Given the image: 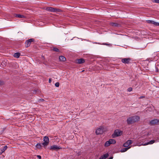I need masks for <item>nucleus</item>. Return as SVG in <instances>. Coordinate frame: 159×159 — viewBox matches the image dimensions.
<instances>
[{
  "mask_svg": "<svg viewBox=\"0 0 159 159\" xmlns=\"http://www.w3.org/2000/svg\"><path fill=\"white\" fill-rule=\"evenodd\" d=\"M110 25L111 26L115 27H119L120 25L119 24H118L117 23L113 22L110 23Z\"/></svg>",
  "mask_w": 159,
  "mask_h": 159,
  "instance_id": "12",
  "label": "nucleus"
},
{
  "mask_svg": "<svg viewBox=\"0 0 159 159\" xmlns=\"http://www.w3.org/2000/svg\"><path fill=\"white\" fill-rule=\"evenodd\" d=\"M108 153H107L102 156L99 159H106L108 157Z\"/></svg>",
  "mask_w": 159,
  "mask_h": 159,
  "instance_id": "11",
  "label": "nucleus"
},
{
  "mask_svg": "<svg viewBox=\"0 0 159 159\" xmlns=\"http://www.w3.org/2000/svg\"><path fill=\"white\" fill-rule=\"evenodd\" d=\"M159 122V120L155 119L151 120L149 122V125H155L157 124Z\"/></svg>",
  "mask_w": 159,
  "mask_h": 159,
  "instance_id": "8",
  "label": "nucleus"
},
{
  "mask_svg": "<svg viewBox=\"0 0 159 159\" xmlns=\"http://www.w3.org/2000/svg\"><path fill=\"white\" fill-rule=\"evenodd\" d=\"M59 59L60 61H66V58L63 56H60L59 57Z\"/></svg>",
  "mask_w": 159,
  "mask_h": 159,
  "instance_id": "14",
  "label": "nucleus"
},
{
  "mask_svg": "<svg viewBox=\"0 0 159 159\" xmlns=\"http://www.w3.org/2000/svg\"><path fill=\"white\" fill-rule=\"evenodd\" d=\"M14 16L21 18H25V16L24 15H21L20 14H15Z\"/></svg>",
  "mask_w": 159,
  "mask_h": 159,
  "instance_id": "13",
  "label": "nucleus"
},
{
  "mask_svg": "<svg viewBox=\"0 0 159 159\" xmlns=\"http://www.w3.org/2000/svg\"><path fill=\"white\" fill-rule=\"evenodd\" d=\"M145 98V96H141L139 98V99H141V98Z\"/></svg>",
  "mask_w": 159,
  "mask_h": 159,
  "instance_id": "33",
  "label": "nucleus"
},
{
  "mask_svg": "<svg viewBox=\"0 0 159 159\" xmlns=\"http://www.w3.org/2000/svg\"><path fill=\"white\" fill-rule=\"evenodd\" d=\"M7 146H5L3 147V148L2 149H1L2 151H3V152H4L5 151V150L7 149Z\"/></svg>",
  "mask_w": 159,
  "mask_h": 159,
  "instance_id": "24",
  "label": "nucleus"
},
{
  "mask_svg": "<svg viewBox=\"0 0 159 159\" xmlns=\"http://www.w3.org/2000/svg\"><path fill=\"white\" fill-rule=\"evenodd\" d=\"M37 157L39 159H41V157L40 155H37Z\"/></svg>",
  "mask_w": 159,
  "mask_h": 159,
  "instance_id": "32",
  "label": "nucleus"
},
{
  "mask_svg": "<svg viewBox=\"0 0 159 159\" xmlns=\"http://www.w3.org/2000/svg\"><path fill=\"white\" fill-rule=\"evenodd\" d=\"M131 59L129 58H124L121 59V61L124 64H128L131 63Z\"/></svg>",
  "mask_w": 159,
  "mask_h": 159,
  "instance_id": "7",
  "label": "nucleus"
},
{
  "mask_svg": "<svg viewBox=\"0 0 159 159\" xmlns=\"http://www.w3.org/2000/svg\"><path fill=\"white\" fill-rule=\"evenodd\" d=\"M53 12H60L61 11V10L59 9H57L56 8H54Z\"/></svg>",
  "mask_w": 159,
  "mask_h": 159,
  "instance_id": "21",
  "label": "nucleus"
},
{
  "mask_svg": "<svg viewBox=\"0 0 159 159\" xmlns=\"http://www.w3.org/2000/svg\"><path fill=\"white\" fill-rule=\"evenodd\" d=\"M52 50L53 51H54L56 52H59V49L58 48H57L55 47H53L52 48Z\"/></svg>",
  "mask_w": 159,
  "mask_h": 159,
  "instance_id": "20",
  "label": "nucleus"
},
{
  "mask_svg": "<svg viewBox=\"0 0 159 159\" xmlns=\"http://www.w3.org/2000/svg\"><path fill=\"white\" fill-rule=\"evenodd\" d=\"M113 158V157H110L108 159H112Z\"/></svg>",
  "mask_w": 159,
  "mask_h": 159,
  "instance_id": "36",
  "label": "nucleus"
},
{
  "mask_svg": "<svg viewBox=\"0 0 159 159\" xmlns=\"http://www.w3.org/2000/svg\"><path fill=\"white\" fill-rule=\"evenodd\" d=\"M131 146H129L127 148H123L121 149L120 151L121 152H124L127 151L128 149L130 148Z\"/></svg>",
  "mask_w": 159,
  "mask_h": 159,
  "instance_id": "16",
  "label": "nucleus"
},
{
  "mask_svg": "<svg viewBox=\"0 0 159 159\" xmlns=\"http://www.w3.org/2000/svg\"><path fill=\"white\" fill-rule=\"evenodd\" d=\"M158 69L157 68L156 69V72H158Z\"/></svg>",
  "mask_w": 159,
  "mask_h": 159,
  "instance_id": "37",
  "label": "nucleus"
},
{
  "mask_svg": "<svg viewBox=\"0 0 159 159\" xmlns=\"http://www.w3.org/2000/svg\"><path fill=\"white\" fill-rule=\"evenodd\" d=\"M154 25L155 26H159V23L155 21Z\"/></svg>",
  "mask_w": 159,
  "mask_h": 159,
  "instance_id": "29",
  "label": "nucleus"
},
{
  "mask_svg": "<svg viewBox=\"0 0 159 159\" xmlns=\"http://www.w3.org/2000/svg\"><path fill=\"white\" fill-rule=\"evenodd\" d=\"M152 1L153 2L159 3V0H152Z\"/></svg>",
  "mask_w": 159,
  "mask_h": 159,
  "instance_id": "25",
  "label": "nucleus"
},
{
  "mask_svg": "<svg viewBox=\"0 0 159 159\" xmlns=\"http://www.w3.org/2000/svg\"><path fill=\"white\" fill-rule=\"evenodd\" d=\"M54 8L52 7H48L46 8V10L47 11H49L51 12H53L54 11Z\"/></svg>",
  "mask_w": 159,
  "mask_h": 159,
  "instance_id": "17",
  "label": "nucleus"
},
{
  "mask_svg": "<svg viewBox=\"0 0 159 159\" xmlns=\"http://www.w3.org/2000/svg\"><path fill=\"white\" fill-rule=\"evenodd\" d=\"M61 148L60 146L56 145L51 146L50 148V150H57Z\"/></svg>",
  "mask_w": 159,
  "mask_h": 159,
  "instance_id": "9",
  "label": "nucleus"
},
{
  "mask_svg": "<svg viewBox=\"0 0 159 159\" xmlns=\"http://www.w3.org/2000/svg\"><path fill=\"white\" fill-rule=\"evenodd\" d=\"M20 56V53L19 52H16L14 54V56L17 58H18Z\"/></svg>",
  "mask_w": 159,
  "mask_h": 159,
  "instance_id": "18",
  "label": "nucleus"
},
{
  "mask_svg": "<svg viewBox=\"0 0 159 159\" xmlns=\"http://www.w3.org/2000/svg\"><path fill=\"white\" fill-rule=\"evenodd\" d=\"M36 147L38 148H41V145L40 143H38L36 145Z\"/></svg>",
  "mask_w": 159,
  "mask_h": 159,
  "instance_id": "22",
  "label": "nucleus"
},
{
  "mask_svg": "<svg viewBox=\"0 0 159 159\" xmlns=\"http://www.w3.org/2000/svg\"><path fill=\"white\" fill-rule=\"evenodd\" d=\"M146 22L150 24H153L154 25L155 21L153 20H147Z\"/></svg>",
  "mask_w": 159,
  "mask_h": 159,
  "instance_id": "19",
  "label": "nucleus"
},
{
  "mask_svg": "<svg viewBox=\"0 0 159 159\" xmlns=\"http://www.w3.org/2000/svg\"><path fill=\"white\" fill-rule=\"evenodd\" d=\"M51 81H52L51 79V78H49V83H51Z\"/></svg>",
  "mask_w": 159,
  "mask_h": 159,
  "instance_id": "35",
  "label": "nucleus"
},
{
  "mask_svg": "<svg viewBox=\"0 0 159 159\" xmlns=\"http://www.w3.org/2000/svg\"><path fill=\"white\" fill-rule=\"evenodd\" d=\"M85 62V60L83 58H80L76 59L75 63L78 64L83 63Z\"/></svg>",
  "mask_w": 159,
  "mask_h": 159,
  "instance_id": "10",
  "label": "nucleus"
},
{
  "mask_svg": "<svg viewBox=\"0 0 159 159\" xmlns=\"http://www.w3.org/2000/svg\"><path fill=\"white\" fill-rule=\"evenodd\" d=\"M4 84V82L2 81H0V85H2Z\"/></svg>",
  "mask_w": 159,
  "mask_h": 159,
  "instance_id": "30",
  "label": "nucleus"
},
{
  "mask_svg": "<svg viewBox=\"0 0 159 159\" xmlns=\"http://www.w3.org/2000/svg\"><path fill=\"white\" fill-rule=\"evenodd\" d=\"M43 141L44 142L42 143V145H43V146L45 147H46L49 143V139L48 137L46 136L44 137L43 138Z\"/></svg>",
  "mask_w": 159,
  "mask_h": 159,
  "instance_id": "5",
  "label": "nucleus"
},
{
  "mask_svg": "<svg viewBox=\"0 0 159 159\" xmlns=\"http://www.w3.org/2000/svg\"><path fill=\"white\" fill-rule=\"evenodd\" d=\"M116 143V141L114 139H111L107 141L104 144L105 147L109 146L111 144H114Z\"/></svg>",
  "mask_w": 159,
  "mask_h": 159,
  "instance_id": "4",
  "label": "nucleus"
},
{
  "mask_svg": "<svg viewBox=\"0 0 159 159\" xmlns=\"http://www.w3.org/2000/svg\"><path fill=\"white\" fill-rule=\"evenodd\" d=\"M155 140H151L149 142H148V143H144L143 145L144 146H145V145H146L148 144H152L153 143H155Z\"/></svg>",
  "mask_w": 159,
  "mask_h": 159,
  "instance_id": "15",
  "label": "nucleus"
},
{
  "mask_svg": "<svg viewBox=\"0 0 159 159\" xmlns=\"http://www.w3.org/2000/svg\"><path fill=\"white\" fill-rule=\"evenodd\" d=\"M132 90V88L131 87H129L127 89V91L128 92H131Z\"/></svg>",
  "mask_w": 159,
  "mask_h": 159,
  "instance_id": "28",
  "label": "nucleus"
},
{
  "mask_svg": "<svg viewBox=\"0 0 159 159\" xmlns=\"http://www.w3.org/2000/svg\"><path fill=\"white\" fill-rule=\"evenodd\" d=\"M126 143H128L129 145L132 143V141L130 140H129L126 142Z\"/></svg>",
  "mask_w": 159,
  "mask_h": 159,
  "instance_id": "23",
  "label": "nucleus"
},
{
  "mask_svg": "<svg viewBox=\"0 0 159 159\" xmlns=\"http://www.w3.org/2000/svg\"><path fill=\"white\" fill-rule=\"evenodd\" d=\"M3 152V151H2L1 149H0V155L2 154Z\"/></svg>",
  "mask_w": 159,
  "mask_h": 159,
  "instance_id": "34",
  "label": "nucleus"
},
{
  "mask_svg": "<svg viewBox=\"0 0 159 159\" xmlns=\"http://www.w3.org/2000/svg\"><path fill=\"white\" fill-rule=\"evenodd\" d=\"M140 119V117L139 116H135L129 117L127 120L126 121L128 125H130L139 121Z\"/></svg>",
  "mask_w": 159,
  "mask_h": 159,
  "instance_id": "1",
  "label": "nucleus"
},
{
  "mask_svg": "<svg viewBox=\"0 0 159 159\" xmlns=\"http://www.w3.org/2000/svg\"><path fill=\"white\" fill-rule=\"evenodd\" d=\"M129 145H128V143H126V142H125L123 144V146L125 147H128Z\"/></svg>",
  "mask_w": 159,
  "mask_h": 159,
  "instance_id": "26",
  "label": "nucleus"
},
{
  "mask_svg": "<svg viewBox=\"0 0 159 159\" xmlns=\"http://www.w3.org/2000/svg\"><path fill=\"white\" fill-rule=\"evenodd\" d=\"M56 87H58L59 86V83L58 82H56L55 84Z\"/></svg>",
  "mask_w": 159,
  "mask_h": 159,
  "instance_id": "27",
  "label": "nucleus"
},
{
  "mask_svg": "<svg viewBox=\"0 0 159 159\" xmlns=\"http://www.w3.org/2000/svg\"><path fill=\"white\" fill-rule=\"evenodd\" d=\"M106 127L104 126H100L96 131V134L97 135L101 134H103L104 132L107 131Z\"/></svg>",
  "mask_w": 159,
  "mask_h": 159,
  "instance_id": "2",
  "label": "nucleus"
},
{
  "mask_svg": "<svg viewBox=\"0 0 159 159\" xmlns=\"http://www.w3.org/2000/svg\"><path fill=\"white\" fill-rule=\"evenodd\" d=\"M34 39H30L25 41V47L26 48H28L30 46L31 42H34Z\"/></svg>",
  "mask_w": 159,
  "mask_h": 159,
  "instance_id": "6",
  "label": "nucleus"
},
{
  "mask_svg": "<svg viewBox=\"0 0 159 159\" xmlns=\"http://www.w3.org/2000/svg\"><path fill=\"white\" fill-rule=\"evenodd\" d=\"M102 44V45H107V46H109V45H111L110 44H108L107 43H103Z\"/></svg>",
  "mask_w": 159,
  "mask_h": 159,
  "instance_id": "31",
  "label": "nucleus"
},
{
  "mask_svg": "<svg viewBox=\"0 0 159 159\" xmlns=\"http://www.w3.org/2000/svg\"><path fill=\"white\" fill-rule=\"evenodd\" d=\"M122 134V131L119 129H116L114 131V133L112 134V138H114L120 136Z\"/></svg>",
  "mask_w": 159,
  "mask_h": 159,
  "instance_id": "3",
  "label": "nucleus"
}]
</instances>
